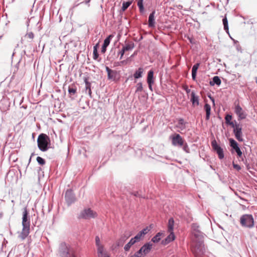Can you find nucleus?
Instances as JSON below:
<instances>
[{"label":"nucleus","instance_id":"e433bc0d","mask_svg":"<svg viewBox=\"0 0 257 257\" xmlns=\"http://www.w3.org/2000/svg\"><path fill=\"white\" fill-rule=\"evenodd\" d=\"M36 160L38 163L41 165H44L46 163L45 160L40 157H37Z\"/></svg>","mask_w":257,"mask_h":257},{"label":"nucleus","instance_id":"423d86ee","mask_svg":"<svg viewBox=\"0 0 257 257\" xmlns=\"http://www.w3.org/2000/svg\"><path fill=\"white\" fill-rule=\"evenodd\" d=\"M153 248V244L151 242L145 243L139 250L129 257H144L148 254Z\"/></svg>","mask_w":257,"mask_h":257},{"label":"nucleus","instance_id":"5fc2aeb1","mask_svg":"<svg viewBox=\"0 0 257 257\" xmlns=\"http://www.w3.org/2000/svg\"><path fill=\"white\" fill-rule=\"evenodd\" d=\"M34 153H32V154H31V156L30 158V159H29V163H30V162H31V158H32V156H34Z\"/></svg>","mask_w":257,"mask_h":257},{"label":"nucleus","instance_id":"2eb2a0df","mask_svg":"<svg viewBox=\"0 0 257 257\" xmlns=\"http://www.w3.org/2000/svg\"><path fill=\"white\" fill-rule=\"evenodd\" d=\"M229 141L230 146L233 149L235 150V151L236 152L237 155L239 157H241L242 156V153L240 149H239V148L238 147V144H237V142L235 141H234L233 139H230L229 140Z\"/></svg>","mask_w":257,"mask_h":257},{"label":"nucleus","instance_id":"c85d7f7f","mask_svg":"<svg viewBox=\"0 0 257 257\" xmlns=\"http://www.w3.org/2000/svg\"><path fill=\"white\" fill-rule=\"evenodd\" d=\"M95 243L97 247V250L104 248L103 245L100 243L99 237L98 236L95 237Z\"/></svg>","mask_w":257,"mask_h":257},{"label":"nucleus","instance_id":"1a4fd4ad","mask_svg":"<svg viewBox=\"0 0 257 257\" xmlns=\"http://www.w3.org/2000/svg\"><path fill=\"white\" fill-rule=\"evenodd\" d=\"M106 71L107 73L108 79L115 82L119 81L120 77L119 71L111 70L107 66L106 67Z\"/></svg>","mask_w":257,"mask_h":257},{"label":"nucleus","instance_id":"0eeeda50","mask_svg":"<svg viewBox=\"0 0 257 257\" xmlns=\"http://www.w3.org/2000/svg\"><path fill=\"white\" fill-rule=\"evenodd\" d=\"M97 216L96 212L94 211L91 208H86L83 209L79 215V219H90L94 218Z\"/></svg>","mask_w":257,"mask_h":257},{"label":"nucleus","instance_id":"ddd939ff","mask_svg":"<svg viewBox=\"0 0 257 257\" xmlns=\"http://www.w3.org/2000/svg\"><path fill=\"white\" fill-rule=\"evenodd\" d=\"M233 132L236 139L239 142H242L241 127L239 124H235V128L233 130Z\"/></svg>","mask_w":257,"mask_h":257},{"label":"nucleus","instance_id":"20e7f679","mask_svg":"<svg viewBox=\"0 0 257 257\" xmlns=\"http://www.w3.org/2000/svg\"><path fill=\"white\" fill-rule=\"evenodd\" d=\"M37 143L39 149L42 152L47 151L51 145L50 138L45 134H41L38 136Z\"/></svg>","mask_w":257,"mask_h":257},{"label":"nucleus","instance_id":"09e8293b","mask_svg":"<svg viewBox=\"0 0 257 257\" xmlns=\"http://www.w3.org/2000/svg\"><path fill=\"white\" fill-rule=\"evenodd\" d=\"M138 7H139L140 13H143L144 11V8L143 5H141V6H138Z\"/></svg>","mask_w":257,"mask_h":257},{"label":"nucleus","instance_id":"a18cd8bd","mask_svg":"<svg viewBox=\"0 0 257 257\" xmlns=\"http://www.w3.org/2000/svg\"><path fill=\"white\" fill-rule=\"evenodd\" d=\"M131 194L133 195L134 196H136V197H142V198H145L144 197H143L140 194H139L138 191L132 192Z\"/></svg>","mask_w":257,"mask_h":257},{"label":"nucleus","instance_id":"79ce46f5","mask_svg":"<svg viewBox=\"0 0 257 257\" xmlns=\"http://www.w3.org/2000/svg\"><path fill=\"white\" fill-rule=\"evenodd\" d=\"M133 245L132 244H130V242H128L127 244H126L125 245V246H124V250L125 251H128L130 249V248L131 247V246H132Z\"/></svg>","mask_w":257,"mask_h":257},{"label":"nucleus","instance_id":"9d476101","mask_svg":"<svg viewBox=\"0 0 257 257\" xmlns=\"http://www.w3.org/2000/svg\"><path fill=\"white\" fill-rule=\"evenodd\" d=\"M65 199L68 206L75 202L76 199L72 189L66 190L65 194Z\"/></svg>","mask_w":257,"mask_h":257},{"label":"nucleus","instance_id":"603ef678","mask_svg":"<svg viewBox=\"0 0 257 257\" xmlns=\"http://www.w3.org/2000/svg\"><path fill=\"white\" fill-rule=\"evenodd\" d=\"M228 124L231 125L233 128V130L235 128V124H234L233 121L230 122Z\"/></svg>","mask_w":257,"mask_h":257},{"label":"nucleus","instance_id":"5701e85b","mask_svg":"<svg viewBox=\"0 0 257 257\" xmlns=\"http://www.w3.org/2000/svg\"><path fill=\"white\" fill-rule=\"evenodd\" d=\"M97 253L98 257H110V254L104 249V248L97 250Z\"/></svg>","mask_w":257,"mask_h":257},{"label":"nucleus","instance_id":"dca6fc26","mask_svg":"<svg viewBox=\"0 0 257 257\" xmlns=\"http://www.w3.org/2000/svg\"><path fill=\"white\" fill-rule=\"evenodd\" d=\"M178 145L182 147L183 150L186 152H189V149L186 143H184V140L179 135H178Z\"/></svg>","mask_w":257,"mask_h":257},{"label":"nucleus","instance_id":"2f4dec72","mask_svg":"<svg viewBox=\"0 0 257 257\" xmlns=\"http://www.w3.org/2000/svg\"><path fill=\"white\" fill-rule=\"evenodd\" d=\"M113 35H109L105 40H104V42L103 44V45L106 47H107L110 42L111 40L113 37Z\"/></svg>","mask_w":257,"mask_h":257},{"label":"nucleus","instance_id":"4c0bfd02","mask_svg":"<svg viewBox=\"0 0 257 257\" xmlns=\"http://www.w3.org/2000/svg\"><path fill=\"white\" fill-rule=\"evenodd\" d=\"M198 227H199V226H198V225H197L196 224H192V229L193 230V236H192V237H194V233H195V232H200V231L198 230Z\"/></svg>","mask_w":257,"mask_h":257},{"label":"nucleus","instance_id":"49530a36","mask_svg":"<svg viewBox=\"0 0 257 257\" xmlns=\"http://www.w3.org/2000/svg\"><path fill=\"white\" fill-rule=\"evenodd\" d=\"M138 242L137 240L134 239V237L132 238L130 240L129 242H130V244H132V245H134L135 243Z\"/></svg>","mask_w":257,"mask_h":257},{"label":"nucleus","instance_id":"de8ad7c7","mask_svg":"<svg viewBox=\"0 0 257 257\" xmlns=\"http://www.w3.org/2000/svg\"><path fill=\"white\" fill-rule=\"evenodd\" d=\"M233 166L234 169H235L236 170H237L238 171H239L241 169V167H240V166L237 164H233Z\"/></svg>","mask_w":257,"mask_h":257},{"label":"nucleus","instance_id":"cd10ccee","mask_svg":"<svg viewBox=\"0 0 257 257\" xmlns=\"http://www.w3.org/2000/svg\"><path fill=\"white\" fill-rule=\"evenodd\" d=\"M163 234V233L162 232H160L157 233V234L152 238V241H153L154 243H157V242H159L161 239V236Z\"/></svg>","mask_w":257,"mask_h":257},{"label":"nucleus","instance_id":"8fccbe9b","mask_svg":"<svg viewBox=\"0 0 257 257\" xmlns=\"http://www.w3.org/2000/svg\"><path fill=\"white\" fill-rule=\"evenodd\" d=\"M106 48H107V47L102 45V48H101V52L102 53H105V52L106 51Z\"/></svg>","mask_w":257,"mask_h":257},{"label":"nucleus","instance_id":"a878e982","mask_svg":"<svg viewBox=\"0 0 257 257\" xmlns=\"http://www.w3.org/2000/svg\"><path fill=\"white\" fill-rule=\"evenodd\" d=\"M200 65L199 63H196L195 65H193L192 69V77L193 80H195L196 76V73L198 69V67Z\"/></svg>","mask_w":257,"mask_h":257},{"label":"nucleus","instance_id":"6e6d98bb","mask_svg":"<svg viewBox=\"0 0 257 257\" xmlns=\"http://www.w3.org/2000/svg\"><path fill=\"white\" fill-rule=\"evenodd\" d=\"M209 97L210 98V99L212 100V101H213V103L214 104V99L213 97H211L210 96H209Z\"/></svg>","mask_w":257,"mask_h":257},{"label":"nucleus","instance_id":"aec40b11","mask_svg":"<svg viewBox=\"0 0 257 257\" xmlns=\"http://www.w3.org/2000/svg\"><path fill=\"white\" fill-rule=\"evenodd\" d=\"M34 38L35 35L34 33L31 31H28L24 36V38L30 43L33 42Z\"/></svg>","mask_w":257,"mask_h":257},{"label":"nucleus","instance_id":"f257e3e1","mask_svg":"<svg viewBox=\"0 0 257 257\" xmlns=\"http://www.w3.org/2000/svg\"><path fill=\"white\" fill-rule=\"evenodd\" d=\"M203 241L202 232H197L194 233V237L192 238L191 248L195 257H201L203 255L205 250Z\"/></svg>","mask_w":257,"mask_h":257},{"label":"nucleus","instance_id":"bb28decb","mask_svg":"<svg viewBox=\"0 0 257 257\" xmlns=\"http://www.w3.org/2000/svg\"><path fill=\"white\" fill-rule=\"evenodd\" d=\"M135 47L134 43L132 41L129 42L128 43L125 44V46H123V48L124 50L127 51H130L132 50Z\"/></svg>","mask_w":257,"mask_h":257},{"label":"nucleus","instance_id":"c9c22d12","mask_svg":"<svg viewBox=\"0 0 257 257\" xmlns=\"http://www.w3.org/2000/svg\"><path fill=\"white\" fill-rule=\"evenodd\" d=\"M144 235L140 231L135 237L134 239L137 240L138 242L140 241L144 237Z\"/></svg>","mask_w":257,"mask_h":257},{"label":"nucleus","instance_id":"a19ab883","mask_svg":"<svg viewBox=\"0 0 257 257\" xmlns=\"http://www.w3.org/2000/svg\"><path fill=\"white\" fill-rule=\"evenodd\" d=\"M226 123L228 124L231 122L232 119V116L230 114H227L225 117Z\"/></svg>","mask_w":257,"mask_h":257},{"label":"nucleus","instance_id":"4d7b16f0","mask_svg":"<svg viewBox=\"0 0 257 257\" xmlns=\"http://www.w3.org/2000/svg\"><path fill=\"white\" fill-rule=\"evenodd\" d=\"M118 62H117V64L116 65V66L118 65Z\"/></svg>","mask_w":257,"mask_h":257},{"label":"nucleus","instance_id":"393cba45","mask_svg":"<svg viewBox=\"0 0 257 257\" xmlns=\"http://www.w3.org/2000/svg\"><path fill=\"white\" fill-rule=\"evenodd\" d=\"M204 109L206 112V119L209 120L210 118L211 106L208 103H205L204 106Z\"/></svg>","mask_w":257,"mask_h":257},{"label":"nucleus","instance_id":"a211bd4d","mask_svg":"<svg viewBox=\"0 0 257 257\" xmlns=\"http://www.w3.org/2000/svg\"><path fill=\"white\" fill-rule=\"evenodd\" d=\"M155 11H154L149 15L148 26L150 28H154L155 27Z\"/></svg>","mask_w":257,"mask_h":257},{"label":"nucleus","instance_id":"37998d69","mask_svg":"<svg viewBox=\"0 0 257 257\" xmlns=\"http://www.w3.org/2000/svg\"><path fill=\"white\" fill-rule=\"evenodd\" d=\"M149 230L150 229L148 228V227H146V228H144L142 230L140 231L144 235H145L149 231Z\"/></svg>","mask_w":257,"mask_h":257},{"label":"nucleus","instance_id":"58836bf2","mask_svg":"<svg viewBox=\"0 0 257 257\" xmlns=\"http://www.w3.org/2000/svg\"><path fill=\"white\" fill-rule=\"evenodd\" d=\"M125 241V237H121L119 240L117 242V246H122L124 242Z\"/></svg>","mask_w":257,"mask_h":257},{"label":"nucleus","instance_id":"c756f323","mask_svg":"<svg viewBox=\"0 0 257 257\" xmlns=\"http://www.w3.org/2000/svg\"><path fill=\"white\" fill-rule=\"evenodd\" d=\"M221 80L219 77L217 76H215L213 78V82H210V85H213L214 84H217V85H220L221 84Z\"/></svg>","mask_w":257,"mask_h":257},{"label":"nucleus","instance_id":"4be33fe9","mask_svg":"<svg viewBox=\"0 0 257 257\" xmlns=\"http://www.w3.org/2000/svg\"><path fill=\"white\" fill-rule=\"evenodd\" d=\"M98 46V44H97L95 46L93 47V58L94 60H97L98 62H100L101 58H99V54L97 51Z\"/></svg>","mask_w":257,"mask_h":257},{"label":"nucleus","instance_id":"b1692460","mask_svg":"<svg viewBox=\"0 0 257 257\" xmlns=\"http://www.w3.org/2000/svg\"><path fill=\"white\" fill-rule=\"evenodd\" d=\"M144 72V69L142 67L139 68L134 73V77L135 79L141 78Z\"/></svg>","mask_w":257,"mask_h":257},{"label":"nucleus","instance_id":"39448f33","mask_svg":"<svg viewBox=\"0 0 257 257\" xmlns=\"http://www.w3.org/2000/svg\"><path fill=\"white\" fill-rule=\"evenodd\" d=\"M174 225V220L173 218H170L168 224V232L170 234L165 239L162 240L161 243L163 245H167L175 239V236L173 232Z\"/></svg>","mask_w":257,"mask_h":257},{"label":"nucleus","instance_id":"7ed1b4c3","mask_svg":"<svg viewBox=\"0 0 257 257\" xmlns=\"http://www.w3.org/2000/svg\"><path fill=\"white\" fill-rule=\"evenodd\" d=\"M29 212L26 207L24 209L22 218V230L20 235V237L24 240L29 234L30 232V219L29 217Z\"/></svg>","mask_w":257,"mask_h":257},{"label":"nucleus","instance_id":"c03bdc74","mask_svg":"<svg viewBox=\"0 0 257 257\" xmlns=\"http://www.w3.org/2000/svg\"><path fill=\"white\" fill-rule=\"evenodd\" d=\"M126 51L124 50V49L122 47V49L118 52V55L120 54V59H122L124 54V52H125Z\"/></svg>","mask_w":257,"mask_h":257},{"label":"nucleus","instance_id":"864d4df0","mask_svg":"<svg viewBox=\"0 0 257 257\" xmlns=\"http://www.w3.org/2000/svg\"><path fill=\"white\" fill-rule=\"evenodd\" d=\"M91 0H84L81 3H84L86 5L89 4Z\"/></svg>","mask_w":257,"mask_h":257},{"label":"nucleus","instance_id":"473e14b6","mask_svg":"<svg viewBox=\"0 0 257 257\" xmlns=\"http://www.w3.org/2000/svg\"><path fill=\"white\" fill-rule=\"evenodd\" d=\"M180 128L181 130H183L185 128V122L183 119H180L178 122V128Z\"/></svg>","mask_w":257,"mask_h":257},{"label":"nucleus","instance_id":"412c9836","mask_svg":"<svg viewBox=\"0 0 257 257\" xmlns=\"http://www.w3.org/2000/svg\"><path fill=\"white\" fill-rule=\"evenodd\" d=\"M191 101L193 106H197L199 105L198 96H197L193 91H192L191 94Z\"/></svg>","mask_w":257,"mask_h":257},{"label":"nucleus","instance_id":"f8f14e48","mask_svg":"<svg viewBox=\"0 0 257 257\" xmlns=\"http://www.w3.org/2000/svg\"><path fill=\"white\" fill-rule=\"evenodd\" d=\"M211 145L213 149L217 153L219 158L220 159H223L224 158L223 149L217 145L215 140H213L211 142Z\"/></svg>","mask_w":257,"mask_h":257},{"label":"nucleus","instance_id":"72a5a7b5","mask_svg":"<svg viewBox=\"0 0 257 257\" xmlns=\"http://www.w3.org/2000/svg\"><path fill=\"white\" fill-rule=\"evenodd\" d=\"M223 24L224 26V29L226 32H228V21L226 16H225L224 18L222 20Z\"/></svg>","mask_w":257,"mask_h":257},{"label":"nucleus","instance_id":"6ab92c4d","mask_svg":"<svg viewBox=\"0 0 257 257\" xmlns=\"http://www.w3.org/2000/svg\"><path fill=\"white\" fill-rule=\"evenodd\" d=\"M68 93L70 97L76 96L77 94V87L74 83L71 84L68 87Z\"/></svg>","mask_w":257,"mask_h":257},{"label":"nucleus","instance_id":"ea45409f","mask_svg":"<svg viewBox=\"0 0 257 257\" xmlns=\"http://www.w3.org/2000/svg\"><path fill=\"white\" fill-rule=\"evenodd\" d=\"M170 139H172V144L174 145H177V135L175 134H174L173 135H172V136L170 137Z\"/></svg>","mask_w":257,"mask_h":257},{"label":"nucleus","instance_id":"f704fd0d","mask_svg":"<svg viewBox=\"0 0 257 257\" xmlns=\"http://www.w3.org/2000/svg\"><path fill=\"white\" fill-rule=\"evenodd\" d=\"M136 87V90L135 91L136 93H137L139 92H142L143 91V84L142 82L138 83L137 84Z\"/></svg>","mask_w":257,"mask_h":257},{"label":"nucleus","instance_id":"7c9ffc66","mask_svg":"<svg viewBox=\"0 0 257 257\" xmlns=\"http://www.w3.org/2000/svg\"><path fill=\"white\" fill-rule=\"evenodd\" d=\"M132 0L126 2H123L121 7L122 11H125L128 8V7H130V6L132 4Z\"/></svg>","mask_w":257,"mask_h":257},{"label":"nucleus","instance_id":"f3484780","mask_svg":"<svg viewBox=\"0 0 257 257\" xmlns=\"http://www.w3.org/2000/svg\"><path fill=\"white\" fill-rule=\"evenodd\" d=\"M84 81L85 83V91H88V94L90 97H92V91L91 89V83L89 82V77H84L83 78Z\"/></svg>","mask_w":257,"mask_h":257},{"label":"nucleus","instance_id":"6e6552de","mask_svg":"<svg viewBox=\"0 0 257 257\" xmlns=\"http://www.w3.org/2000/svg\"><path fill=\"white\" fill-rule=\"evenodd\" d=\"M240 222L242 226L246 227H252L254 225L253 218L251 215H242L240 218Z\"/></svg>","mask_w":257,"mask_h":257},{"label":"nucleus","instance_id":"9b49d317","mask_svg":"<svg viewBox=\"0 0 257 257\" xmlns=\"http://www.w3.org/2000/svg\"><path fill=\"white\" fill-rule=\"evenodd\" d=\"M234 111L236 115L238 116V119L241 120L245 119L246 116V113L242 109L239 104L238 103L235 104L234 108Z\"/></svg>","mask_w":257,"mask_h":257},{"label":"nucleus","instance_id":"f03ea898","mask_svg":"<svg viewBox=\"0 0 257 257\" xmlns=\"http://www.w3.org/2000/svg\"><path fill=\"white\" fill-rule=\"evenodd\" d=\"M58 253L60 257H80L79 251L65 242H61L59 246Z\"/></svg>","mask_w":257,"mask_h":257},{"label":"nucleus","instance_id":"4468645a","mask_svg":"<svg viewBox=\"0 0 257 257\" xmlns=\"http://www.w3.org/2000/svg\"><path fill=\"white\" fill-rule=\"evenodd\" d=\"M147 81L150 90L153 91L152 85L154 83V71L150 70L148 73Z\"/></svg>","mask_w":257,"mask_h":257},{"label":"nucleus","instance_id":"3c124183","mask_svg":"<svg viewBox=\"0 0 257 257\" xmlns=\"http://www.w3.org/2000/svg\"><path fill=\"white\" fill-rule=\"evenodd\" d=\"M137 5H138V6L143 5V0H137Z\"/></svg>","mask_w":257,"mask_h":257}]
</instances>
